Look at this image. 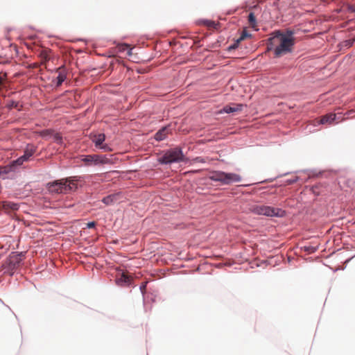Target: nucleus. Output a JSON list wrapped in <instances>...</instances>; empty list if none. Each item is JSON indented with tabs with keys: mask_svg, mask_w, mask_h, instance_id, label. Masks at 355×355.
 Segmentation results:
<instances>
[{
	"mask_svg": "<svg viewBox=\"0 0 355 355\" xmlns=\"http://www.w3.org/2000/svg\"><path fill=\"white\" fill-rule=\"evenodd\" d=\"M98 155H83L81 158V161L84 163L86 166H96L98 165Z\"/></svg>",
	"mask_w": 355,
	"mask_h": 355,
	"instance_id": "nucleus-8",
	"label": "nucleus"
},
{
	"mask_svg": "<svg viewBox=\"0 0 355 355\" xmlns=\"http://www.w3.org/2000/svg\"><path fill=\"white\" fill-rule=\"evenodd\" d=\"M248 23L252 28H255L257 26V20L253 12H250L248 15Z\"/></svg>",
	"mask_w": 355,
	"mask_h": 355,
	"instance_id": "nucleus-18",
	"label": "nucleus"
},
{
	"mask_svg": "<svg viewBox=\"0 0 355 355\" xmlns=\"http://www.w3.org/2000/svg\"><path fill=\"white\" fill-rule=\"evenodd\" d=\"M243 105L241 104H235L234 105H226L223 107V112L225 113H232L235 112L241 111L242 109ZM222 112V111L220 112Z\"/></svg>",
	"mask_w": 355,
	"mask_h": 355,
	"instance_id": "nucleus-11",
	"label": "nucleus"
},
{
	"mask_svg": "<svg viewBox=\"0 0 355 355\" xmlns=\"http://www.w3.org/2000/svg\"><path fill=\"white\" fill-rule=\"evenodd\" d=\"M5 207H8L10 208L12 210H17L18 209V205L15 203H10V202H6V204L4 205Z\"/></svg>",
	"mask_w": 355,
	"mask_h": 355,
	"instance_id": "nucleus-26",
	"label": "nucleus"
},
{
	"mask_svg": "<svg viewBox=\"0 0 355 355\" xmlns=\"http://www.w3.org/2000/svg\"><path fill=\"white\" fill-rule=\"evenodd\" d=\"M23 260L21 254L14 253L11 254L8 259V270L12 275L14 271L19 268Z\"/></svg>",
	"mask_w": 355,
	"mask_h": 355,
	"instance_id": "nucleus-6",
	"label": "nucleus"
},
{
	"mask_svg": "<svg viewBox=\"0 0 355 355\" xmlns=\"http://www.w3.org/2000/svg\"><path fill=\"white\" fill-rule=\"evenodd\" d=\"M184 160L185 156L180 147H175L166 150L162 157L158 159L159 162L163 164H169L175 162L178 163L184 162Z\"/></svg>",
	"mask_w": 355,
	"mask_h": 355,
	"instance_id": "nucleus-5",
	"label": "nucleus"
},
{
	"mask_svg": "<svg viewBox=\"0 0 355 355\" xmlns=\"http://www.w3.org/2000/svg\"><path fill=\"white\" fill-rule=\"evenodd\" d=\"M98 164H112V161L111 159L107 157L106 155H98Z\"/></svg>",
	"mask_w": 355,
	"mask_h": 355,
	"instance_id": "nucleus-17",
	"label": "nucleus"
},
{
	"mask_svg": "<svg viewBox=\"0 0 355 355\" xmlns=\"http://www.w3.org/2000/svg\"><path fill=\"white\" fill-rule=\"evenodd\" d=\"M53 139L58 144H61L62 141V137L59 133H55L53 135Z\"/></svg>",
	"mask_w": 355,
	"mask_h": 355,
	"instance_id": "nucleus-23",
	"label": "nucleus"
},
{
	"mask_svg": "<svg viewBox=\"0 0 355 355\" xmlns=\"http://www.w3.org/2000/svg\"><path fill=\"white\" fill-rule=\"evenodd\" d=\"M77 177L61 179L47 184V189L52 193H67L77 189Z\"/></svg>",
	"mask_w": 355,
	"mask_h": 355,
	"instance_id": "nucleus-2",
	"label": "nucleus"
},
{
	"mask_svg": "<svg viewBox=\"0 0 355 355\" xmlns=\"http://www.w3.org/2000/svg\"><path fill=\"white\" fill-rule=\"evenodd\" d=\"M168 133L167 128H163L155 134V139L157 141L164 140L166 137Z\"/></svg>",
	"mask_w": 355,
	"mask_h": 355,
	"instance_id": "nucleus-14",
	"label": "nucleus"
},
{
	"mask_svg": "<svg viewBox=\"0 0 355 355\" xmlns=\"http://www.w3.org/2000/svg\"><path fill=\"white\" fill-rule=\"evenodd\" d=\"M18 105L19 103L14 101H11L8 103V107L9 108H18Z\"/></svg>",
	"mask_w": 355,
	"mask_h": 355,
	"instance_id": "nucleus-25",
	"label": "nucleus"
},
{
	"mask_svg": "<svg viewBox=\"0 0 355 355\" xmlns=\"http://www.w3.org/2000/svg\"><path fill=\"white\" fill-rule=\"evenodd\" d=\"M223 171H213L209 175V179L221 183Z\"/></svg>",
	"mask_w": 355,
	"mask_h": 355,
	"instance_id": "nucleus-15",
	"label": "nucleus"
},
{
	"mask_svg": "<svg viewBox=\"0 0 355 355\" xmlns=\"http://www.w3.org/2000/svg\"><path fill=\"white\" fill-rule=\"evenodd\" d=\"M196 160L197 162H204L203 159H202V158H201V157H196Z\"/></svg>",
	"mask_w": 355,
	"mask_h": 355,
	"instance_id": "nucleus-34",
	"label": "nucleus"
},
{
	"mask_svg": "<svg viewBox=\"0 0 355 355\" xmlns=\"http://www.w3.org/2000/svg\"><path fill=\"white\" fill-rule=\"evenodd\" d=\"M297 180V177H294L293 178L286 180H285V184H292L296 182Z\"/></svg>",
	"mask_w": 355,
	"mask_h": 355,
	"instance_id": "nucleus-27",
	"label": "nucleus"
},
{
	"mask_svg": "<svg viewBox=\"0 0 355 355\" xmlns=\"http://www.w3.org/2000/svg\"><path fill=\"white\" fill-rule=\"evenodd\" d=\"M226 185L234 182H239L241 181V177L239 174L234 173H227Z\"/></svg>",
	"mask_w": 355,
	"mask_h": 355,
	"instance_id": "nucleus-10",
	"label": "nucleus"
},
{
	"mask_svg": "<svg viewBox=\"0 0 355 355\" xmlns=\"http://www.w3.org/2000/svg\"><path fill=\"white\" fill-rule=\"evenodd\" d=\"M51 51L49 50H43L41 51L40 56L42 60V64H45L47 61H49L51 58L50 56Z\"/></svg>",
	"mask_w": 355,
	"mask_h": 355,
	"instance_id": "nucleus-16",
	"label": "nucleus"
},
{
	"mask_svg": "<svg viewBox=\"0 0 355 355\" xmlns=\"http://www.w3.org/2000/svg\"><path fill=\"white\" fill-rule=\"evenodd\" d=\"M349 10L351 12H355V6H354V5L350 6L349 7Z\"/></svg>",
	"mask_w": 355,
	"mask_h": 355,
	"instance_id": "nucleus-33",
	"label": "nucleus"
},
{
	"mask_svg": "<svg viewBox=\"0 0 355 355\" xmlns=\"http://www.w3.org/2000/svg\"><path fill=\"white\" fill-rule=\"evenodd\" d=\"M50 133L49 130H45L41 132L42 136L45 137Z\"/></svg>",
	"mask_w": 355,
	"mask_h": 355,
	"instance_id": "nucleus-32",
	"label": "nucleus"
},
{
	"mask_svg": "<svg viewBox=\"0 0 355 355\" xmlns=\"http://www.w3.org/2000/svg\"><path fill=\"white\" fill-rule=\"evenodd\" d=\"M239 43L240 42H237V40H236V42L233 45H232V46H230L229 47V49H236L238 47Z\"/></svg>",
	"mask_w": 355,
	"mask_h": 355,
	"instance_id": "nucleus-31",
	"label": "nucleus"
},
{
	"mask_svg": "<svg viewBox=\"0 0 355 355\" xmlns=\"http://www.w3.org/2000/svg\"><path fill=\"white\" fill-rule=\"evenodd\" d=\"M336 114L333 113H329L326 115H324L321 117L320 120V123L325 124V123H331L334 121L336 120Z\"/></svg>",
	"mask_w": 355,
	"mask_h": 355,
	"instance_id": "nucleus-12",
	"label": "nucleus"
},
{
	"mask_svg": "<svg viewBox=\"0 0 355 355\" xmlns=\"http://www.w3.org/2000/svg\"><path fill=\"white\" fill-rule=\"evenodd\" d=\"M264 0H259V2H263Z\"/></svg>",
	"mask_w": 355,
	"mask_h": 355,
	"instance_id": "nucleus-35",
	"label": "nucleus"
},
{
	"mask_svg": "<svg viewBox=\"0 0 355 355\" xmlns=\"http://www.w3.org/2000/svg\"><path fill=\"white\" fill-rule=\"evenodd\" d=\"M226 177H227V173L223 171L222 180H221L222 184H226V178H227Z\"/></svg>",
	"mask_w": 355,
	"mask_h": 355,
	"instance_id": "nucleus-28",
	"label": "nucleus"
},
{
	"mask_svg": "<svg viewBox=\"0 0 355 355\" xmlns=\"http://www.w3.org/2000/svg\"><path fill=\"white\" fill-rule=\"evenodd\" d=\"M92 141L94 143L96 148L102 145L105 140V135L104 134L95 135L92 138Z\"/></svg>",
	"mask_w": 355,
	"mask_h": 355,
	"instance_id": "nucleus-13",
	"label": "nucleus"
},
{
	"mask_svg": "<svg viewBox=\"0 0 355 355\" xmlns=\"http://www.w3.org/2000/svg\"><path fill=\"white\" fill-rule=\"evenodd\" d=\"M294 34V31L291 29H286L285 33H283V35L284 36V37H288V39H291L293 41H295V37H293Z\"/></svg>",
	"mask_w": 355,
	"mask_h": 355,
	"instance_id": "nucleus-20",
	"label": "nucleus"
},
{
	"mask_svg": "<svg viewBox=\"0 0 355 355\" xmlns=\"http://www.w3.org/2000/svg\"><path fill=\"white\" fill-rule=\"evenodd\" d=\"M98 148L103 150L104 152H111L112 151V148H110L107 144H103Z\"/></svg>",
	"mask_w": 355,
	"mask_h": 355,
	"instance_id": "nucleus-24",
	"label": "nucleus"
},
{
	"mask_svg": "<svg viewBox=\"0 0 355 355\" xmlns=\"http://www.w3.org/2000/svg\"><path fill=\"white\" fill-rule=\"evenodd\" d=\"M249 211L254 214L269 217H283L285 216V211L282 209L263 205H251L249 207Z\"/></svg>",
	"mask_w": 355,
	"mask_h": 355,
	"instance_id": "nucleus-4",
	"label": "nucleus"
},
{
	"mask_svg": "<svg viewBox=\"0 0 355 355\" xmlns=\"http://www.w3.org/2000/svg\"><path fill=\"white\" fill-rule=\"evenodd\" d=\"M115 198H116V197L114 196H108L105 197L102 200V201H103V203H105V205H108L112 204L114 202V200Z\"/></svg>",
	"mask_w": 355,
	"mask_h": 355,
	"instance_id": "nucleus-21",
	"label": "nucleus"
},
{
	"mask_svg": "<svg viewBox=\"0 0 355 355\" xmlns=\"http://www.w3.org/2000/svg\"><path fill=\"white\" fill-rule=\"evenodd\" d=\"M37 147L33 144H28L24 150L22 156L17 159L11 162L9 164L0 167V174H7L10 172L15 171L16 168L21 166L24 162H27L35 153Z\"/></svg>",
	"mask_w": 355,
	"mask_h": 355,
	"instance_id": "nucleus-3",
	"label": "nucleus"
},
{
	"mask_svg": "<svg viewBox=\"0 0 355 355\" xmlns=\"http://www.w3.org/2000/svg\"><path fill=\"white\" fill-rule=\"evenodd\" d=\"M295 43V41L288 37H284L283 33L278 31L275 32L273 35L268 39L267 49L268 51L273 50L275 56L279 58L291 53Z\"/></svg>",
	"mask_w": 355,
	"mask_h": 355,
	"instance_id": "nucleus-1",
	"label": "nucleus"
},
{
	"mask_svg": "<svg viewBox=\"0 0 355 355\" xmlns=\"http://www.w3.org/2000/svg\"><path fill=\"white\" fill-rule=\"evenodd\" d=\"M251 36H252L251 34L248 33V31L245 29H244L242 31L240 37L237 40V42H241V41H243L247 38L251 37Z\"/></svg>",
	"mask_w": 355,
	"mask_h": 355,
	"instance_id": "nucleus-19",
	"label": "nucleus"
},
{
	"mask_svg": "<svg viewBox=\"0 0 355 355\" xmlns=\"http://www.w3.org/2000/svg\"><path fill=\"white\" fill-rule=\"evenodd\" d=\"M354 42V40H347V41L345 42V46L349 47V46H351L353 44Z\"/></svg>",
	"mask_w": 355,
	"mask_h": 355,
	"instance_id": "nucleus-29",
	"label": "nucleus"
},
{
	"mask_svg": "<svg viewBox=\"0 0 355 355\" xmlns=\"http://www.w3.org/2000/svg\"><path fill=\"white\" fill-rule=\"evenodd\" d=\"M57 72L58 73V76L57 77L56 86L60 87L62 84V83L65 80V79L67 78V73H66L64 67H59L57 69Z\"/></svg>",
	"mask_w": 355,
	"mask_h": 355,
	"instance_id": "nucleus-9",
	"label": "nucleus"
},
{
	"mask_svg": "<svg viewBox=\"0 0 355 355\" xmlns=\"http://www.w3.org/2000/svg\"><path fill=\"white\" fill-rule=\"evenodd\" d=\"M96 226L95 222H89L87 223V227L88 228H93Z\"/></svg>",
	"mask_w": 355,
	"mask_h": 355,
	"instance_id": "nucleus-30",
	"label": "nucleus"
},
{
	"mask_svg": "<svg viewBox=\"0 0 355 355\" xmlns=\"http://www.w3.org/2000/svg\"><path fill=\"white\" fill-rule=\"evenodd\" d=\"M203 23L209 28H216L217 26V24L214 21L210 20H205L203 21Z\"/></svg>",
	"mask_w": 355,
	"mask_h": 355,
	"instance_id": "nucleus-22",
	"label": "nucleus"
},
{
	"mask_svg": "<svg viewBox=\"0 0 355 355\" xmlns=\"http://www.w3.org/2000/svg\"><path fill=\"white\" fill-rule=\"evenodd\" d=\"M132 278L126 272H120L116 277V284L120 286H127L131 284Z\"/></svg>",
	"mask_w": 355,
	"mask_h": 355,
	"instance_id": "nucleus-7",
	"label": "nucleus"
}]
</instances>
